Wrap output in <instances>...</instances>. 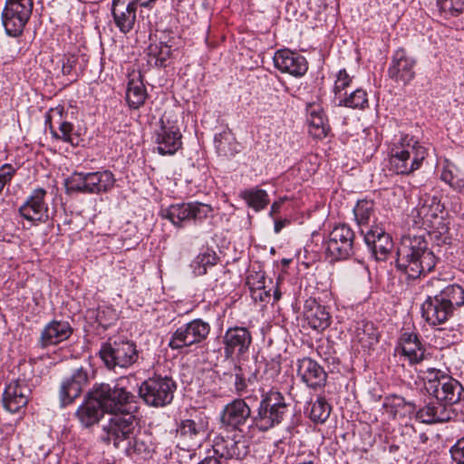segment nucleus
Instances as JSON below:
<instances>
[{"label":"nucleus","instance_id":"1","mask_svg":"<svg viewBox=\"0 0 464 464\" xmlns=\"http://www.w3.org/2000/svg\"><path fill=\"white\" fill-rule=\"evenodd\" d=\"M438 262L424 235H407L397 248L396 267L408 278L416 279L431 272Z\"/></svg>","mask_w":464,"mask_h":464},{"label":"nucleus","instance_id":"2","mask_svg":"<svg viewBox=\"0 0 464 464\" xmlns=\"http://www.w3.org/2000/svg\"><path fill=\"white\" fill-rule=\"evenodd\" d=\"M126 381L127 379L121 378L113 384L96 383L90 394L92 398L98 401L102 410L108 414L125 411H138L137 398L124 386Z\"/></svg>","mask_w":464,"mask_h":464},{"label":"nucleus","instance_id":"3","mask_svg":"<svg viewBox=\"0 0 464 464\" xmlns=\"http://www.w3.org/2000/svg\"><path fill=\"white\" fill-rule=\"evenodd\" d=\"M445 207L438 196L430 195L424 189L420 190L419 203L413 210L416 213L414 218L417 225L424 227L434 237H441L442 243L450 240L449 227L443 219Z\"/></svg>","mask_w":464,"mask_h":464},{"label":"nucleus","instance_id":"4","mask_svg":"<svg viewBox=\"0 0 464 464\" xmlns=\"http://www.w3.org/2000/svg\"><path fill=\"white\" fill-rule=\"evenodd\" d=\"M428 155V150L410 135L402 136L390 148L389 163L397 174L409 175L419 169Z\"/></svg>","mask_w":464,"mask_h":464},{"label":"nucleus","instance_id":"5","mask_svg":"<svg viewBox=\"0 0 464 464\" xmlns=\"http://www.w3.org/2000/svg\"><path fill=\"white\" fill-rule=\"evenodd\" d=\"M289 411L284 395L271 390L262 396L256 414L252 417L253 424L262 431L280 424Z\"/></svg>","mask_w":464,"mask_h":464},{"label":"nucleus","instance_id":"6","mask_svg":"<svg viewBox=\"0 0 464 464\" xmlns=\"http://www.w3.org/2000/svg\"><path fill=\"white\" fill-rule=\"evenodd\" d=\"M99 355L105 366L113 370L116 367L129 368L133 365L139 359V351L132 341L111 338L102 344Z\"/></svg>","mask_w":464,"mask_h":464},{"label":"nucleus","instance_id":"7","mask_svg":"<svg viewBox=\"0 0 464 464\" xmlns=\"http://www.w3.org/2000/svg\"><path fill=\"white\" fill-rule=\"evenodd\" d=\"M136 411H125L109 414L108 420L102 425V440L112 443L116 448L124 440H128L130 444L138 425V420L134 414Z\"/></svg>","mask_w":464,"mask_h":464},{"label":"nucleus","instance_id":"8","mask_svg":"<svg viewBox=\"0 0 464 464\" xmlns=\"http://www.w3.org/2000/svg\"><path fill=\"white\" fill-rule=\"evenodd\" d=\"M114 184L115 178L110 170L95 172L74 171L64 181L67 191L86 194L108 192L114 187Z\"/></svg>","mask_w":464,"mask_h":464},{"label":"nucleus","instance_id":"9","mask_svg":"<svg viewBox=\"0 0 464 464\" xmlns=\"http://www.w3.org/2000/svg\"><path fill=\"white\" fill-rule=\"evenodd\" d=\"M175 390L176 383L172 379L154 376L140 384L139 394L148 405L163 407L172 401Z\"/></svg>","mask_w":464,"mask_h":464},{"label":"nucleus","instance_id":"10","mask_svg":"<svg viewBox=\"0 0 464 464\" xmlns=\"http://www.w3.org/2000/svg\"><path fill=\"white\" fill-rule=\"evenodd\" d=\"M33 7V0H5L2 23L8 35L22 34L32 15Z\"/></svg>","mask_w":464,"mask_h":464},{"label":"nucleus","instance_id":"11","mask_svg":"<svg viewBox=\"0 0 464 464\" xmlns=\"http://www.w3.org/2000/svg\"><path fill=\"white\" fill-rule=\"evenodd\" d=\"M176 437L181 450L191 451L200 448L208 437V419L197 417L181 420Z\"/></svg>","mask_w":464,"mask_h":464},{"label":"nucleus","instance_id":"12","mask_svg":"<svg viewBox=\"0 0 464 464\" xmlns=\"http://www.w3.org/2000/svg\"><path fill=\"white\" fill-rule=\"evenodd\" d=\"M210 333V325L202 319H195L187 323L172 334L169 347L172 350H181L205 341Z\"/></svg>","mask_w":464,"mask_h":464},{"label":"nucleus","instance_id":"13","mask_svg":"<svg viewBox=\"0 0 464 464\" xmlns=\"http://www.w3.org/2000/svg\"><path fill=\"white\" fill-rule=\"evenodd\" d=\"M213 208L208 204L198 201L175 204L162 210V217L169 219L173 225L181 227L186 221H202L208 218Z\"/></svg>","mask_w":464,"mask_h":464},{"label":"nucleus","instance_id":"14","mask_svg":"<svg viewBox=\"0 0 464 464\" xmlns=\"http://www.w3.org/2000/svg\"><path fill=\"white\" fill-rule=\"evenodd\" d=\"M153 138L158 145V152L161 155H173L182 145V135L177 122L170 120L166 114L160 119Z\"/></svg>","mask_w":464,"mask_h":464},{"label":"nucleus","instance_id":"15","mask_svg":"<svg viewBox=\"0 0 464 464\" xmlns=\"http://www.w3.org/2000/svg\"><path fill=\"white\" fill-rule=\"evenodd\" d=\"M354 232L345 225L334 227L325 242V252L333 260L346 259L353 255Z\"/></svg>","mask_w":464,"mask_h":464},{"label":"nucleus","instance_id":"16","mask_svg":"<svg viewBox=\"0 0 464 464\" xmlns=\"http://www.w3.org/2000/svg\"><path fill=\"white\" fill-rule=\"evenodd\" d=\"M213 455L220 464L222 460L242 459L249 452L247 441L242 436H224L221 433L215 436L212 443Z\"/></svg>","mask_w":464,"mask_h":464},{"label":"nucleus","instance_id":"17","mask_svg":"<svg viewBox=\"0 0 464 464\" xmlns=\"http://www.w3.org/2000/svg\"><path fill=\"white\" fill-rule=\"evenodd\" d=\"M249 420H252L251 409L243 399L233 400L220 413L221 427L226 430H241Z\"/></svg>","mask_w":464,"mask_h":464},{"label":"nucleus","instance_id":"18","mask_svg":"<svg viewBox=\"0 0 464 464\" xmlns=\"http://www.w3.org/2000/svg\"><path fill=\"white\" fill-rule=\"evenodd\" d=\"M224 356L227 359L234 355L241 356L246 353L252 343V335L246 327H229L223 336Z\"/></svg>","mask_w":464,"mask_h":464},{"label":"nucleus","instance_id":"19","mask_svg":"<svg viewBox=\"0 0 464 464\" xmlns=\"http://www.w3.org/2000/svg\"><path fill=\"white\" fill-rule=\"evenodd\" d=\"M416 59L410 55L403 48H399L392 57L388 68V75L396 82L408 84L415 77Z\"/></svg>","mask_w":464,"mask_h":464},{"label":"nucleus","instance_id":"20","mask_svg":"<svg viewBox=\"0 0 464 464\" xmlns=\"http://www.w3.org/2000/svg\"><path fill=\"white\" fill-rule=\"evenodd\" d=\"M427 289L431 295L440 298L453 312L464 304V290L457 285H446L445 280L432 278L427 283Z\"/></svg>","mask_w":464,"mask_h":464},{"label":"nucleus","instance_id":"21","mask_svg":"<svg viewBox=\"0 0 464 464\" xmlns=\"http://www.w3.org/2000/svg\"><path fill=\"white\" fill-rule=\"evenodd\" d=\"M45 196V189L42 188L34 189L25 202L19 208L21 216L31 222H46L49 218V211L44 199Z\"/></svg>","mask_w":464,"mask_h":464},{"label":"nucleus","instance_id":"22","mask_svg":"<svg viewBox=\"0 0 464 464\" xmlns=\"http://www.w3.org/2000/svg\"><path fill=\"white\" fill-rule=\"evenodd\" d=\"M361 232L364 235V241L375 259L386 260L393 248L391 236L379 227H366V230L362 227Z\"/></svg>","mask_w":464,"mask_h":464},{"label":"nucleus","instance_id":"23","mask_svg":"<svg viewBox=\"0 0 464 464\" xmlns=\"http://www.w3.org/2000/svg\"><path fill=\"white\" fill-rule=\"evenodd\" d=\"M88 372L82 367L74 370L71 376L65 378L60 386L59 400L61 407L71 404L78 398L83 387L88 383Z\"/></svg>","mask_w":464,"mask_h":464},{"label":"nucleus","instance_id":"24","mask_svg":"<svg viewBox=\"0 0 464 464\" xmlns=\"http://www.w3.org/2000/svg\"><path fill=\"white\" fill-rule=\"evenodd\" d=\"M137 5L134 0H112L113 22L121 33L126 34L133 30L137 18Z\"/></svg>","mask_w":464,"mask_h":464},{"label":"nucleus","instance_id":"25","mask_svg":"<svg viewBox=\"0 0 464 464\" xmlns=\"http://www.w3.org/2000/svg\"><path fill=\"white\" fill-rule=\"evenodd\" d=\"M31 390L24 379L12 381L5 389L3 402L10 412H17L26 406Z\"/></svg>","mask_w":464,"mask_h":464},{"label":"nucleus","instance_id":"26","mask_svg":"<svg viewBox=\"0 0 464 464\" xmlns=\"http://www.w3.org/2000/svg\"><path fill=\"white\" fill-rule=\"evenodd\" d=\"M45 124L49 126L50 132L53 139L73 144L72 135L74 127L66 120L64 108L63 106H57L48 111Z\"/></svg>","mask_w":464,"mask_h":464},{"label":"nucleus","instance_id":"27","mask_svg":"<svg viewBox=\"0 0 464 464\" xmlns=\"http://www.w3.org/2000/svg\"><path fill=\"white\" fill-rule=\"evenodd\" d=\"M274 64L282 72L295 77L304 75L308 69L307 62L304 56L287 49L276 52Z\"/></svg>","mask_w":464,"mask_h":464},{"label":"nucleus","instance_id":"28","mask_svg":"<svg viewBox=\"0 0 464 464\" xmlns=\"http://www.w3.org/2000/svg\"><path fill=\"white\" fill-rule=\"evenodd\" d=\"M297 375L310 388L316 390L325 385L327 373L314 360L304 357L298 361Z\"/></svg>","mask_w":464,"mask_h":464},{"label":"nucleus","instance_id":"29","mask_svg":"<svg viewBox=\"0 0 464 464\" xmlns=\"http://www.w3.org/2000/svg\"><path fill=\"white\" fill-rule=\"evenodd\" d=\"M421 314L429 324L436 326L446 323L454 312L440 298L430 294L421 305Z\"/></svg>","mask_w":464,"mask_h":464},{"label":"nucleus","instance_id":"30","mask_svg":"<svg viewBox=\"0 0 464 464\" xmlns=\"http://www.w3.org/2000/svg\"><path fill=\"white\" fill-rule=\"evenodd\" d=\"M395 352L407 359L411 364L419 363L425 358V349L415 333L401 334Z\"/></svg>","mask_w":464,"mask_h":464},{"label":"nucleus","instance_id":"31","mask_svg":"<svg viewBox=\"0 0 464 464\" xmlns=\"http://www.w3.org/2000/svg\"><path fill=\"white\" fill-rule=\"evenodd\" d=\"M462 392V385L457 380L448 375L440 381L439 387L430 395L440 403L451 408L453 404L460 401Z\"/></svg>","mask_w":464,"mask_h":464},{"label":"nucleus","instance_id":"32","mask_svg":"<svg viewBox=\"0 0 464 464\" xmlns=\"http://www.w3.org/2000/svg\"><path fill=\"white\" fill-rule=\"evenodd\" d=\"M452 409L438 401L436 399L430 401L419 411H415L414 416L421 423L432 424L445 422L451 419Z\"/></svg>","mask_w":464,"mask_h":464},{"label":"nucleus","instance_id":"33","mask_svg":"<svg viewBox=\"0 0 464 464\" xmlns=\"http://www.w3.org/2000/svg\"><path fill=\"white\" fill-rule=\"evenodd\" d=\"M72 334V329L68 322L53 321L43 330L40 337L42 347L57 344L67 340Z\"/></svg>","mask_w":464,"mask_h":464},{"label":"nucleus","instance_id":"34","mask_svg":"<svg viewBox=\"0 0 464 464\" xmlns=\"http://www.w3.org/2000/svg\"><path fill=\"white\" fill-rule=\"evenodd\" d=\"M304 318L309 326L317 331H323L330 325L331 316L325 306L314 299H309L304 304Z\"/></svg>","mask_w":464,"mask_h":464},{"label":"nucleus","instance_id":"35","mask_svg":"<svg viewBox=\"0 0 464 464\" xmlns=\"http://www.w3.org/2000/svg\"><path fill=\"white\" fill-rule=\"evenodd\" d=\"M308 131L315 139H324L327 136L330 127L319 105H313L308 110Z\"/></svg>","mask_w":464,"mask_h":464},{"label":"nucleus","instance_id":"36","mask_svg":"<svg viewBox=\"0 0 464 464\" xmlns=\"http://www.w3.org/2000/svg\"><path fill=\"white\" fill-rule=\"evenodd\" d=\"M384 408L393 418H411L414 416L416 406L412 401H407L403 397L392 395L385 399Z\"/></svg>","mask_w":464,"mask_h":464},{"label":"nucleus","instance_id":"37","mask_svg":"<svg viewBox=\"0 0 464 464\" xmlns=\"http://www.w3.org/2000/svg\"><path fill=\"white\" fill-rule=\"evenodd\" d=\"M102 412L104 411L98 401L90 396L89 400L78 408L75 414L82 425L88 428L99 421Z\"/></svg>","mask_w":464,"mask_h":464},{"label":"nucleus","instance_id":"38","mask_svg":"<svg viewBox=\"0 0 464 464\" xmlns=\"http://www.w3.org/2000/svg\"><path fill=\"white\" fill-rule=\"evenodd\" d=\"M146 98L147 92L140 75L130 79L126 92V101L129 106L132 109H138L144 104Z\"/></svg>","mask_w":464,"mask_h":464},{"label":"nucleus","instance_id":"39","mask_svg":"<svg viewBox=\"0 0 464 464\" xmlns=\"http://www.w3.org/2000/svg\"><path fill=\"white\" fill-rule=\"evenodd\" d=\"M240 198L246 202L248 207L256 211L266 208L269 203L267 192L257 188L242 190L240 192Z\"/></svg>","mask_w":464,"mask_h":464},{"label":"nucleus","instance_id":"40","mask_svg":"<svg viewBox=\"0 0 464 464\" xmlns=\"http://www.w3.org/2000/svg\"><path fill=\"white\" fill-rule=\"evenodd\" d=\"M458 169L455 164L446 160L440 174V179L455 191L464 193V177L458 175Z\"/></svg>","mask_w":464,"mask_h":464},{"label":"nucleus","instance_id":"41","mask_svg":"<svg viewBox=\"0 0 464 464\" xmlns=\"http://www.w3.org/2000/svg\"><path fill=\"white\" fill-rule=\"evenodd\" d=\"M170 55L171 47L162 42L150 44L148 47V62L154 66H166V62Z\"/></svg>","mask_w":464,"mask_h":464},{"label":"nucleus","instance_id":"42","mask_svg":"<svg viewBox=\"0 0 464 464\" xmlns=\"http://www.w3.org/2000/svg\"><path fill=\"white\" fill-rule=\"evenodd\" d=\"M336 104L351 109L363 110L368 107L367 92L362 88L356 89L349 94L345 92L344 95L336 102Z\"/></svg>","mask_w":464,"mask_h":464},{"label":"nucleus","instance_id":"43","mask_svg":"<svg viewBox=\"0 0 464 464\" xmlns=\"http://www.w3.org/2000/svg\"><path fill=\"white\" fill-rule=\"evenodd\" d=\"M218 256L215 252L206 251L198 255L192 261L190 266L196 276H203L208 269L217 264Z\"/></svg>","mask_w":464,"mask_h":464},{"label":"nucleus","instance_id":"44","mask_svg":"<svg viewBox=\"0 0 464 464\" xmlns=\"http://www.w3.org/2000/svg\"><path fill=\"white\" fill-rule=\"evenodd\" d=\"M247 284L251 290L252 298L256 301L268 302L270 298V290H266L265 276L256 274V278L252 276L247 278Z\"/></svg>","mask_w":464,"mask_h":464},{"label":"nucleus","instance_id":"45","mask_svg":"<svg viewBox=\"0 0 464 464\" xmlns=\"http://www.w3.org/2000/svg\"><path fill=\"white\" fill-rule=\"evenodd\" d=\"M420 376L424 382V387L429 394L439 387L440 381L448 374L435 368H427L420 370Z\"/></svg>","mask_w":464,"mask_h":464},{"label":"nucleus","instance_id":"46","mask_svg":"<svg viewBox=\"0 0 464 464\" xmlns=\"http://www.w3.org/2000/svg\"><path fill=\"white\" fill-rule=\"evenodd\" d=\"M356 338L362 347H370L378 342V334L372 323H362L356 329Z\"/></svg>","mask_w":464,"mask_h":464},{"label":"nucleus","instance_id":"47","mask_svg":"<svg viewBox=\"0 0 464 464\" xmlns=\"http://www.w3.org/2000/svg\"><path fill=\"white\" fill-rule=\"evenodd\" d=\"M353 213L360 227L368 225L373 214V202L359 200L353 208Z\"/></svg>","mask_w":464,"mask_h":464},{"label":"nucleus","instance_id":"48","mask_svg":"<svg viewBox=\"0 0 464 464\" xmlns=\"http://www.w3.org/2000/svg\"><path fill=\"white\" fill-rule=\"evenodd\" d=\"M331 406L324 397H319L312 404L310 418L315 422L324 423L330 416Z\"/></svg>","mask_w":464,"mask_h":464},{"label":"nucleus","instance_id":"49","mask_svg":"<svg viewBox=\"0 0 464 464\" xmlns=\"http://www.w3.org/2000/svg\"><path fill=\"white\" fill-rule=\"evenodd\" d=\"M437 5L445 17L457 16L464 11V0H437Z\"/></svg>","mask_w":464,"mask_h":464},{"label":"nucleus","instance_id":"50","mask_svg":"<svg viewBox=\"0 0 464 464\" xmlns=\"http://www.w3.org/2000/svg\"><path fill=\"white\" fill-rule=\"evenodd\" d=\"M128 451L132 450L138 454H150L153 451L152 444L148 436H132Z\"/></svg>","mask_w":464,"mask_h":464},{"label":"nucleus","instance_id":"51","mask_svg":"<svg viewBox=\"0 0 464 464\" xmlns=\"http://www.w3.org/2000/svg\"><path fill=\"white\" fill-rule=\"evenodd\" d=\"M235 371V382H234V387L235 391L237 394H242L246 391L247 388V382L252 383L255 380H256V371H255L251 376L246 380L243 369L239 365H235L234 367Z\"/></svg>","mask_w":464,"mask_h":464},{"label":"nucleus","instance_id":"52","mask_svg":"<svg viewBox=\"0 0 464 464\" xmlns=\"http://www.w3.org/2000/svg\"><path fill=\"white\" fill-rule=\"evenodd\" d=\"M352 77L347 73L346 70H340L336 75L334 86V102H336L340 97L344 95L343 91L351 84Z\"/></svg>","mask_w":464,"mask_h":464},{"label":"nucleus","instance_id":"53","mask_svg":"<svg viewBox=\"0 0 464 464\" xmlns=\"http://www.w3.org/2000/svg\"><path fill=\"white\" fill-rule=\"evenodd\" d=\"M97 320L102 326L108 327L117 320L116 311L108 306L99 307Z\"/></svg>","mask_w":464,"mask_h":464},{"label":"nucleus","instance_id":"54","mask_svg":"<svg viewBox=\"0 0 464 464\" xmlns=\"http://www.w3.org/2000/svg\"><path fill=\"white\" fill-rule=\"evenodd\" d=\"M78 63V56L75 54H64L61 59L62 73L63 75L76 76V64Z\"/></svg>","mask_w":464,"mask_h":464},{"label":"nucleus","instance_id":"55","mask_svg":"<svg viewBox=\"0 0 464 464\" xmlns=\"http://www.w3.org/2000/svg\"><path fill=\"white\" fill-rule=\"evenodd\" d=\"M451 458L458 464H464V438L459 439L450 449Z\"/></svg>","mask_w":464,"mask_h":464},{"label":"nucleus","instance_id":"56","mask_svg":"<svg viewBox=\"0 0 464 464\" xmlns=\"http://www.w3.org/2000/svg\"><path fill=\"white\" fill-rule=\"evenodd\" d=\"M280 372V364L276 362H269L266 363L264 378L266 381L274 380Z\"/></svg>","mask_w":464,"mask_h":464},{"label":"nucleus","instance_id":"57","mask_svg":"<svg viewBox=\"0 0 464 464\" xmlns=\"http://www.w3.org/2000/svg\"><path fill=\"white\" fill-rule=\"evenodd\" d=\"M15 173V169L11 164H4L0 168V181L5 185L11 181Z\"/></svg>","mask_w":464,"mask_h":464},{"label":"nucleus","instance_id":"58","mask_svg":"<svg viewBox=\"0 0 464 464\" xmlns=\"http://www.w3.org/2000/svg\"><path fill=\"white\" fill-rule=\"evenodd\" d=\"M226 136L227 134H219L215 136L216 147L218 150L224 155H227V151L226 150L225 145L222 141V139L226 138Z\"/></svg>","mask_w":464,"mask_h":464},{"label":"nucleus","instance_id":"59","mask_svg":"<svg viewBox=\"0 0 464 464\" xmlns=\"http://www.w3.org/2000/svg\"><path fill=\"white\" fill-rule=\"evenodd\" d=\"M287 199L286 197L280 198L278 200L275 201L271 206V212L270 214H277L280 211L281 206L283 203Z\"/></svg>","mask_w":464,"mask_h":464},{"label":"nucleus","instance_id":"60","mask_svg":"<svg viewBox=\"0 0 464 464\" xmlns=\"http://www.w3.org/2000/svg\"><path fill=\"white\" fill-rule=\"evenodd\" d=\"M288 223L289 221L287 219L276 220L274 227L275 232L278 234Z\"/></svg>","mask_w":464,"mask_h":464},{"label":"nucleus","instance_id":"61","mask_svg":"<svg viewBox=\"0 0 464 464\" xmlns=\"http://www.w3.org/2000/svg\"><path fill=\"white\" fill-rule=\"evenodd\" d=\"M198 464H220L219 460L217 458L213 457H206L201 462Z\"/></svg>","mask_w":464,"mask_h":464},{"label":"nucleus","instance_id":"62","mask_svg":"<svg viewBox=\"0 0 464 464\" xmlns=\"http://www.w3.org/2000/svg\"><path fill=\"white\" fill-rule=\"evenodd\" d=\"M155 1L156 0H134L135 3H137L140 6H144V7L149 6L151 3L155 2Z\"/></svg>","mask_w":464,"mask_h":464},{"label":"nucleus","instance_id":"63","mask_svg":"<svg viewBox=\"0 0 464 464\" xmlns=\"http://www.w3.org/2000/svg\"><path fill=\"white\" fill-rule=\"evenodd\" d=\"M274 301L276 302L281 298V292L279 291L278 287H276L273 294Z\"/></svg>","mask_w":464,"mask_h":464},{"label":"nucleus","instance_id":"64","mask_svg":"<svg viewBox=\"0 0 464 464\" xmlns=\"http://www.w3.org/2000/svg\"><path fill=\"white\" fill-rule=\"evenodd\" d=\"M5 185L0 181V192L3 190Z\"/></svg>","mask_w":464,"mask_h":464}]
</instances>
